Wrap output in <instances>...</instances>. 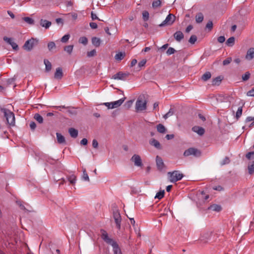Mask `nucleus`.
Here are the masks:
<instances>
[{"label": "nucleus", "instance_id": "1", "mask_svg": "<svg viewBox=\"0 0 254 254\" xmlns=\"http://www.w3.org/2000/svg\"><path fill=\"white\" fill-rule=\"evenodd\" d=\"M101 238L107 244L111 245L113 248V252L114 254H122L121 250L119 247L118 244L113 239L110 238L108 233L106 231L101 230Z\"/></svg>", "mask_w": 254, "mask_h": 254}, {"label": "nucleus", "instance_id": "2", "mask_svg": "<svg viewBox=\"0 0 254 254\" xmlns=\"http://www.w3.org/2000/svg\"><path fill=\"white\" fill-rule=\"evenodd\" d=\"M0 110L3 114L6 124L10 126H15V116L13 113L6 108H0Z\"/></svg>", "mask_w": 254, "mask_h": 254}, {"label": "nucleus", "instance_id": "3", "mask_svg": "<svg viewBox=\"0 0 254 254\" xmlns=\"http://www.w3.org/2000/svg\"><path fill=\"white\" fill-rule=\"evenodd\" d=\"M168 175L169 180L171 183H175L181 180L184 177L182 173H180L178 171H174L172 172H168Z\"/></svg>", "mask_w": 254, "mask_h": 254}, {"label": "nucleus", "instance_id": "4", "mask_svg": "<svg viewBox=\"0 0 254 254\" xmlns=\"http://www.w3.org/2000/svg\"><path fill=\"white\" fill-rule=\"evenodd\" d=\"M38 43V40L31 38L26 41L24 44L23 48L27 51H30L34 47L36 46Z\"/></svg>", "mask_w": 254, "mask_h": 254}, {"label": "nucleus", "instance_id": "5", "mask_svg": "<svg viewBox=\"0 0 254 254\" xmlns=\"http://www.w3.org/2000/svg\"><path fill=\"white\" fill-rule=\"evenodd\" d=\"M183 155L184 156L186 157L191 155L194 156L195 157H199L201 155V152L197 149L193 147H190L185 150V152H184Z\"/></svg>", "mask_w": 254, "mask_h": 254}, {"label": "nucleus", "instance_id": "6", "mask_svg": "<svg viewBox=\"0 0 254 254\" xmlns=\"http://www.w3.org/2000/svg\"><path fill=\"white\" fill-rule=\"evenodd\" d=\"M113 218L116 223V227L118 229H121L122 217L118 210L115 209L113 211Z\"/></svg>", "mask_w": 254, "mask_h": 254}, {"label": "nucleus", "instance_id": "7", "mask_svg": "<svg viewBox=\"0 0 254 254\" xmlns=\"http://www.w3.org/2000/svg\"><path fill=\"white\" fill-rule=\"evenodd\" d=\"M175 18V16L173 14H168L166 19L159 25V26L163 27L165 25H172L174 22Z\"/></svg>", "mask_w": 254, "mask_h": 254}, {"label": "nucleus", "instance_id": "8", "mask_svg": "<svg viewBox=\"0 0 254 254\" xmlns=\"http://www.w3.org/2000/svg\"><path fill=\"white\" fill-rule=\"evenodd\" d=\"M146 101H143L138 98L135 104V109L137 111H142L146 109Z\"/></svg>", "mask_w": 254, "mask_h": 254}, {"label": "nucleus", "instance_id": "9", "mask_svg": "<svg viewBox=\"0 0 254 254\" xmlns=\"http://www.w3.org/2000/svg\"><path fill=\"white\" fill-rule=\"evenodd\" d=\"M130 160L134 163V165L135 166L139 167H142L143 166L141 157L137 154H134L131 158Z\"/></svg>", "mask_w": 254, "mask_h": 254}, {"label": "nucleus", "instance_id": "10", "mask_svg": "<svg viewBox=\"0 0 254 254\" xmlns=\"http://www.w3.org/2000/svg\"><path fill=\"white\" fill-rule=\"evenodd\" d=\"M212 232L207 231L201 234L199 240L203 243H207L211 238Z\"/></svg>", "mask_w": 254, "mask_h": 254}, {"label": "nucleus", "instance_id": "11", "mask_svg": "<svg viewBox=\"0 0 254 254\" xmlns=\"http://www.w3.org/2000/svg\"><path fill=\"white\" fill-rule=\"evenodd\" d=\"M129 74V73L119 72L113 75L112 78L114 79L125 80L126 79L127 77L128 76Z\"/></svg>", "mask_w": 254, "mask_h": 254}, {"label": "nucleus", "instance_id": "12", "mask_svg": "<svg viewBox=\"0 0 254 254\" xmlns=\"http://www.w3.org/2000/svg\"><path fill=\"white\" fill-rule=\"evenodd\" d=\"M3 39L7 44L10 45L14 50L16 51L18 50V46L17 44L13 41V39L11 38H8L4 36L3 38Z\"/></svg>", "mask_w": 254, "mask_h": 254}, {"label": "nucleus", "instance_id": "13", "mask_svg": "<svg viewBox=\"0 0 254 254\" xmlns=\"http://www.w3.org/2000/svg\"><path fill=\"white\" fill-rule=\"evenodd\" d=\"M222 210V207H206L203 211H205L204 214H208V216H210V213L212 212H219Z\"/></svg>", "mask_w": 254, "mask_h": 254}, {"label": "nucleus", "instance_id": "14", "mask_svg": "<svg viewBox=\"0 0 254 254\" xmlns=\"http://www.w3.org/2000/svg\"><path fill=\"white\" fill-rule=\"evenodd\" d=\"M156 162L158 169L159 170H163L164 167V164L162 158L159 156H157L156 158Z\"/></svg>", "mask_w": 254, "mask_h": 254}, {"label": "nucleus", "instance_id": "15", "mask_svg": "<svg viewBox=\"0 0 254 254\" xmlns=\"http://www.w3.org/2000/svg\"><path fill=\"white\" fill-rule=\"evenodd\" d=\"M57 139L58 143L60 144H66L65 137L60 133H56Z\"/></svg>", "mask_w": 254, "mask_h": 254}, {"label": "nucleus", "instance_id": "16", "mask_svg": "<svg viewBox=\"0 0 254 254\" xmlns=\"http://www.w3.org/2000/svg\"><path fill=\"white\" fill-rule=\"evenodd\" d=\"M173 36L176 40L178 42H180L184 38V35L181 31H178L176 32L174 34Z\"/></svg>", "mask_w": 254, "mask_h": 254}, {"label": "nucleus", "instance_id": "17", "mask_svg": "<svg viewBox=\"0 0 254 254\" xmlns=\"http://www.w3.org/2000/svg\"><path fill=\"white\" fill-rule=\"evenodd\" d=\"M63 76V70L61 67L56 68V72L54 74V78L57 79H61Z\"/></svg>", "mask_w": 254, "mask_h": 254}, {"label": "nucleus", "instance_id": "18", "mask_svg": "<svg viewBox=\"0 0 254 254\" xmlns=\"http://www.w3.org/2000/svg\"><path fill=\"white\" fill-rule=\"evenodd\" d=\"M126 97H124L118 101L112 102L111 108L114 109L120 107L123 103Z\"/></svg>", "mask_w": 254, "mask_h": 254}, {"label": "nucleus", "instance_id": "19", "mask_svg": "<svg viewBox=\"0 0 254 254\" xmlns=\"http://www.w3.org/2000/svg\"><path fill=\"white\" fill-rule=\"evenodd\" d=\"M192 130L200 135H203L205 132L204 129L203 127L198 126L192 127Z\"/></svg>", "mask_w": 254, "mask_h": 254}, {"label": "nucleus", "instance_id": "20", "mask_svg": "<svg viewBox=\"0 0 254 254\" xmlns=\"http://www.w3.org/2000/svg\"><path fill=\"white\" fill-rule=\"evenodd\" d=\"M254 58V48L249 49L247 53L246 59L249 61L252 60Z\"/></svg>", "mask_w": 254, "mask_h": 254}, {"label": "nucleus", "instance_id": "21", "mask_svg": "<svg viewBox=\"0 0 254 254\" xmlns=\"http://www.w3.org/2000/svg\"><path fill=\"white\" fill-rule=\"evenodd\" d=\"M149 143L158 149H161L162 147L159 142L154 138H152L149 141Z\"/></svg>", "mask_w": 254, "mask_h": 254}, {"label": "nucleus", "instance_id": "22", "mask_svg": "<svg viewBox=\"0 0 254 254\" xmlns=\"http://www.w3.org/2000/svg\"><path fill=\"white\" fill-rule=\"evenodd\" d=\"M40 25L46 29H48L51 25V22L47 20L41 19L40 21Z\"/></svg>", "mask_w": 254, "mask_h": 254}, {"label": "nucleus", "instance_id": "23", "mask_svg": "<svg viewBox=\"0 0 254 254\" xmlns=\"http://www.w3.org/2000/svg\"><path fill=\"white\" fill-rule=\"evenodd\" d=\"M68 132L73 138H76L78 136V130L74 128L71 127L68 129Z\"/></svg>", "mask_w": 254, "mask_h": 254}, {"label": "nucleus", "instance_id": "24", "mask_svg": "<svg viewBox=\"0 0 254 254\" xmlns=\"http://www.w3.org/2000/svg\"><path fill=\"white\" fill-rule=\"evenodd\" d=\"M67 179L70 184L72 185H74L75 184L76 181V176L75 175L72 174L71 175L67 176Z\"/></svg>", "mask_w": 254, "mask_h": 254}, {"label": "nucleus", "instance_id": "25", "mask_svg": "<svg viewBox=\"0 0 254 254\" xmlns=\"http://www.w3.org/2000/svg\"><path fill=\"white\" fill-rule=\"evenodd\" d=\"M248 172L250 175L254 174V161L249 163L248 167Z\"/></svg>", "mask_w": 254, "mask_h": 254}, {"label": "nucleus", "instance_id": "26", "mask_svg": "<svg viewBox=\"0 0 254 254\" xmlns=\"http://www.w3.org/2000/svg\"><path fill=\"white\" fill-rule=\"evenodd\" d=\"M92 44L96 47H99L101 44V40L100 38L94 37L92 38Z\"/></svg>", "mask_w": 254, "mask_h": 254}, {"label": "nucleus", "instance_id": "27", "mask_svg": "<svg viewBox=\"0 0 254 254\" xmlns=\"http://www.w3.org/2000/svg\"><path fill=\"white\" fill-rule=\"evenodd\" d=\"M157 131L161 133H164L166 132V128L162 124H159L156 127Z\"/></svg>", "mask_w": 254, "mask_h": 254}, {"label": "nucleus", "instance_id": "28", "mask_svg": "<svg viewBox=\"0 0 254 254\" xmlns=\"http://www.w3.org/2000/svg\"><path fill=\"white\" fill-rule=\"evenodd\" d=\"M204 19V16L201 12L198 13L195 16V21L197 23H200L202 22Z\"/></svg>", "mask_w": 254, "mask_h": 254}, {"label": "nucleus", "instance_id": "29", "mask_svg": "<svg viewBox=\"0 0 254 254\" xmlns=\"http://www.w3.org/2000/svg\"><path fill=\"white\" fill-rule=\"evenodd\" d=\"M235 43V37H231L226 41V44L229 47H232Z\"/></svg>", "mask_w": 254, "mask_h": 254}, {"label": "nucleus", "instance_id": "30", "mask_svg": "<svg viewBox=\"0 0 254 254\" xmlns=\"http://www.w3.org/2000/svg\"><path fill=\"white\" fill-rule=\"evenodd\" d=\"M44 64L46 66V70L47 71H49L51 70L52 68V64L48 60H44Z\"/></svg>", "mask_w": 254, "mask_h": 254}, {"label": "nucleus", "instance_id": "31", "mask_svg": "<svg viewBox=\"0 0 254 254\" xmlns=\"http://www.w3.org/2000/svg\"><path fill=\"white\" fill-rule=\"evenodd\" d=\"M211 73L209 71L206 72L204 74L202 75L201 76V79L204 81L208 80L209 79L211 78Z\"/></svg>", "mask_w": 254, "mask_h": 254}, {"label": "nucleus", "instance_id": "32", "mask_svg": "<svg viewBox=\"0 0 254 254\" xmlns=\"http://www.w3.org/2000/svg\"><path fill=\"white\" fill-rule=\"evenodd\" d=\"M125 56V53L119 52L115 55V58L116 60L121 61L124 58Z\"/></svg>", "mask_w": 254, "mask_h": 254}, {"label": "nucleus", "instance_id": "33", "mask_svg": "<svg viewBox=\"0 0 254 254\" xmlns=\"http://www.w3.org/2000/svg\"><path fill=\"white\" fill-rule=\"evenodd\" d=\"M164 193H165V190H161L156 193L154 198L160 199L164 197Z\"/></svg>", "mask_w": 254, "mask_h": 254}, {"label": "nucleus", "instance_id": "34", "mask_svg": "<svg viewBox=\"0 0 254 254\" xmlns=\"http://www.w3.org/2000/svg\"><path fill=\"white\" fill-rule=\"evenodd\" d=\"M34 118L40 124L43 122V117L39 114H35Z\"/></svg>", "mask_w": 254, "mask_h": 254}, {"label": "nucleus", "instance_id": "35", "mask_svg": "<svg viewBox=\"0 0 254 254\" xmlns=\"http://www.w3.org/2000/svg\"><path fill=\"white\" fill-rule=\"evenodd\" d=\"M82 179L84 181L89 182V178L88 177V175L86 172V169H84L83 170V175L82 176Z\"/></svg>", "mask_w": 254, "mask_h": 254}, {"label": "nucleus", "instance_id": "36", "mask_svg": "<svg viewBox=\"0 0 254 254\" xmlns=\"http://www.w3.org/2000/svg\"><path fill=\"white\" fill-rule=\"evenodd\" d=\"M73 48V45H68L64 48V50L68 54H71Z\"/></svg>", "mask_w": 254, "mask_h": 254}, {"label": "nucleus", "instance_id": "37", "mask_svg": "<svg viewBox=\"0 0 254 254\" xmlns=\"http://www.w3.org/2000/svg\"><path fill=\"white\" fill-rule=\"evenodd\" d=\"M23 20L26 22V23L29 24H34V21L33 19L29 17H24L23 18Z\"/></svg>", "mask_w": 254, "mask_h": 254}, {"label": "nucleus", "instance_id": "38", "mask_svg": "<svg viewBox=\"0 0 254 254\" xmlns=\"http://www.w3.org/2000/svg\"><path fill=\"white\" fill-rule=\"evenodd\" d=\"M243 107H240L238 108V110L236 114V118L238 120L239 119L242 114Z\"/></svg>", "mask_w": 254, "mask_h": 254}, {"label": "nucleus", "instance_id": "39", "mask_svg": "<svg viewBox=\"0 0 254 254\" xmlns=\"http://www.w3.org/2000/svg\"><path fill=\"white\" fill-rule=\"evenodd\" d=\"M161 1L160 0H156L153 1L152 5L154 8L158 7L161 6Z\"/></svg>", "mask_w": 254, "mask_h": 254}, {"label": "nucleus", "instance_id": "40", "mask_svg": "<svg viewBox=\"0 0 254 254\" xmlns=\"http://www.w3.org/2000/svg\"><path fill=\"white\" fill-rule=\"evenodd\" d=\"M149 17V12L147 11H143L142 12V18L144 21H146L148 20Z\"/></svg>", "mask_w": 254, "mask_h": 254}, {"label": "nucleus", "instance_id": "41", "mask_svg": "<svg viewBox=\"0 0 254 254\" xmlns=\"http://www.w3.org/2000/svg\"><path fill=\"white\" fill-rule=\"evenodd\" d=\"M221 80L222 78L220 76H218L212 80V85H218L220 83Z\"/></svg>", "mask_w": 254, "mask_h": 254}, {"label": "nucleus", "instance_id": "42", "mask_svg": "<svg viewBox=\"0 0 254 254\" xmlns=\"http://www.w3.org/2000/svg\"><path fill=\"white\" fill-rule=\"evenodd\" d=\"M79 43L86 45L88 43V39L85 37H81L79 39Z\"/></svg>", "mask_w": 254, "mask_h": 254}, {"label": "nucleus", "instance_id": "43", "mask_svg": "<svg viewBox=\"0 0 254 254\" xmlns=\"http://www.w3.org/2000/svg\"><path fill=\"white\" fill-rule=\"evenodd\" d=\"M196 40H197V37L194 35H192L190 38V39L189 40V42L191 44H194L195 43V42L196 41Z\"/></svg>", "mask_w": 254, "mask_h": 254}, {"label": "nucleus", "instance_id": "44", "mask_svg": "<svg viewBox=\"0 0 254 254\" xmlns=\"http://www.w3.org/2000/svg\"><path fill=\"white\" fill-rule=\"evenodd\" d=\"M251 74L249 72H246L245 74L242 75V79L243 81L248 80L250 77Z\"/></svg>", "mask_w": 254, "mask_h": 254}, {"label": "nucleus", "instance_id": "45", "mask_svg": "<svg viewBox=\"0 0 254 254\" xmlns=\"http://www.w3.org/2000/svg\"><path fill=\"white\" fill-rule=\"evenodd\" d=\"M55 48L56 45L54 42H50L48 44V48L49 51H51L53 49Z\"/></svg>", "mask_w": 254, "mask_h": 254}, {"label": "nucleus", "instance_id": "46", "mask_svg": "<svg viewBox=\"0 0 254 254\" xmlns=\"http://www.w3.org/2000/svg\"><path fill=\"white\" fill-rule=\"evenodd\" d=\"M230 160L228 157H225V158L220 163L221 166L228 164L230 163Z\"/></svg>", "mask_w": 254, "mask_h": 254}, {"label": "nucleus", "instance_id": "47", "mask_svg": "<svg viewBox=\"0 0 254 254\" xmlns=\"http://www.w3.org/2000/svg\"><path fill=\"white\" fill-rule=\"evenodd\" d=\"M96 55V50L94 49L90 52H88L87 53V56L88 57H92L95 56Z\"/></svg>", "mask_w": 254, "mask_h": 254}, {"label": "nucleus", "instance_id": "48", "mask_svg": "<svg viewBox=\"0 0 254 254\" xmlns=\"http://www.w3.org/2000/svg\"><path fill=\"white\" fill-rule=\"evenodd\" d=\"M173 114H174V112L172 111V110L171 109H170V110L168 112H167L165 115H164L163 118L165 119H166L168 117L172 116L173 115Z\"/></svg>", "mask_w": 254, "mask_h": 254}, {"label": "nucleus", "instance_id": "49", "mask_svg": "<svg viewBox=\"0 0 254 254\" xmlns=\"http://www.w3.org/2000/svg\"><path fill=\"white\" fill-rule=\"evenodd\" d=\"M69 35L66 34L64 35L61 39V41L63 43H66L69 39Z\"/></svg>", "mask_w": 254, "mask_h": 254}, {"label": "nucleus", "instance_id": "50", "mask_svg": "<svg viewBox=\"0 0 254 254\" xmlns=\"http://www.w3.org/2000/svg\"><path fill=\"white\" fill-rule=\"evenodd\" d=\"M175 52H176V50L173 48L170 47L167 50V51L166 52V54L168 55H171L173 54H174Z\"/></svg>", "mask_w": 254, "mask_h": 254}, {"label": "nucleus", "instance_id": "51", "mask_svg": "<svg viewBox=\"0 0 254 254\" xmlns=\"http://www.w3.org/2000/svg\"><path fill=\"white\" fill-rule=\"evenodd\" d=\"M133 101L129 100L127 101L124 105V106L127 109H128L132 105Z\"/></svg>", "mask_w": 254, "mask_h": 254}, {"label": "nucleus", "instance_id": "52", "mask_svg": "<svg viewBox=\"0 0 254 254\" xmlns=\"http://www.w3.org/2000/svg\"><path fill=\"white\" fill-rule=\"evenodd\" d=\"M232 61V58L231 57L227 58L226 59L223 61V64L224 65H226L229 64Z\"/></svg>", "mask_w": 254, "mask_h": 254}, {"label": "nucleus", "instance_id": "53", "mask_svg": "<svg viewBox=\"0 0 254 254\" xmlns=\"http://www.w3.org/2000/svg\"><path fill=\"white\" fill-rule=\"evenodd\" d=\"M146 63V60L145 59L142 60L140 62H139L138 64V66L139 68H141L142 67L144 66Z\"/></svg>", "mask_w": 254, "mask_h": 254}, {"label": "nucleus", "instance_id": "54", "mask_svg": "<svg viewBox=\"0 0 254 254\" xmlns=\"http://www.w3.org/2000/svg\"><path fill=\"white\" fill-rule=\"evenodd\" d=\"M213 27V23L211 21H209L206 25V28L211 30Z\"/></svg>", "mask_w": 254, "mask_h": 254}, {"label": "nucleus", "instance_id": "55", "mask_svg": "<svg viewBox=\"0 0 254 254\" xmlns=\"http://www.w3.org/2000/svg\"><path fill=\"white\" fill-rule=\"evenodd\" d=\"M16 204L18 206H24V205H26V204L24 202H23L21 200H16Z\"/></svg>", "mask_w": 254, "mask_h": 254}, {"label": "nucleus", "instance_id": "56", "mask_svg": "<svg viewBox=\"0 0 254 254\" xmlns=\"http://www.w3.org/2000/svg\"><path fill=\"white\" fill-rule=\"evenodd\" d=\"M247 95L249 96L254 97V87L251 90L247 92Z\"/></svg>", "mask_w": 254, "mask_h": 254}, {"label": "nucleus", "instance_id": "57", "mask_svg": "<svg viewBox=\"0 0 254 254\" xmlns=\"http://www.w3.org/2000/svg\"><path fill=\"white\" fill-rule=\"evenodd\" d=\"M217 40L218 42L222 43L225 41V38L224 36H221L218 38Z\"/></svg>", "mask_w": 254, "mask_h": 254}, {"label": "nucleus", "instance_id": "58", "mask_svg": "<svg viewBox=\"0 0 254 254\" xmlns=\"http://www.w3.org/2000/svg\"><path fill=\"white\" fill-rule=\"evenodd\" d=\"M91 18H92V19L93 20H96V19H98L99 20H100V19L98 18V17L96 15V14L95 13H94L93 12H91Z\"/></svg>", "mask_w": 254, "mask_h": 254}, {"label": "nucleus", "instance_id": "59", "mask_svg": "<svg viewBox=\"0 0 254 254\" xmlns=\"http://www.w3.org/2000/svg\"><path fill=\"white\" fill-rule=\"evenodd\" d=\"M253 155H254V151L249 152L246 155V157L248 159L250 160Z\"/></svg>", "mask_w": 254, "mask_h": 254}, {"label": "nucleus", "instance_id": "60", "mask_svg": "<svg viewBox=\"0 0 254 254\" xmlns=\"http://www.w3.org/2000/svg\"><path fill=\"white\" fill-rule=\"evenodd\" d=\"M92 146L93 148H97L98 146V142L96 139H93L92 141Z\"/></svg>", "mask_w": 254, "mask_h": 254}, {"label": "nucleus", "instance_id": "61", "mask_svg": "<svg viewBox=\"0 0 254 254\" xmlns=\"http://www.w3.org/2000/svg\"><path fill=\"white\" fill-rule=\"evenodd\" d=\"M29 126H30V128L31 129V130H34L36 127V125L34 122H31L30 123Z\"/></svg>", "mask_w": 254, "mask_h": 254}, {"label": "nucleus", "instance_id": "62", "mask_svg": "<svg viewBox=\"0 0 254 254\" xmlns=\"http://www.w3.org/2000/svg\"><path fill=\"white\" fill-rule=\"evenodd\" d=\"M88 143V141H87V139L86 138H83L81 141H80V144L81 145H87Z\"/></svg>", "mask_w": 254, "mask_h": 254}, {"label": "nucleus", "instance_id": "63", "mask_svg": "<svg viewBox=\"0 0 254 254\" xmlns=\"http://www.w3.org/2000/svg\"><path fill=\"white\" fill-rule=\"evenodd\" d=\"M89 25L92 29H96L97 28V24L95 22H91Z\"/></svg>", "mask_w": 254, "mask_h": 254}, {"label": "nucleus", "instance_id": "64", "mask_svg": "<svg viewBox=\"0 0 254 254\" xmlns=\"http://www.w3.org/2000/svg\"><path fill=\"white\" fill-rule=\"evenodd\" d=\"M192 28H193V26L191 25H190L186 29V32L187 33H189L190 32V31L192 29Z\"/></svg>", "mask_w": 254, "mask_h": 254}]
</instances>
